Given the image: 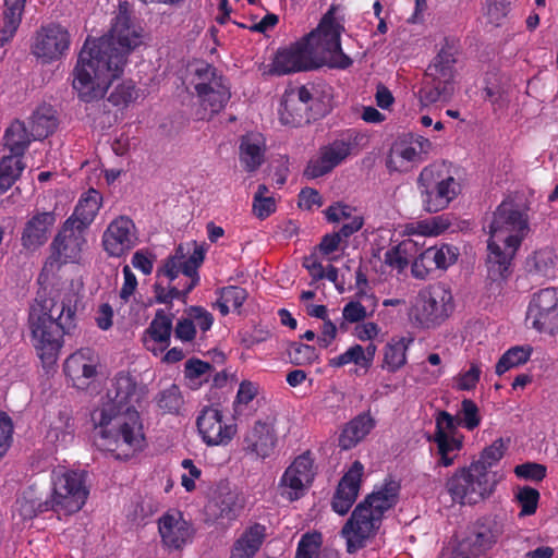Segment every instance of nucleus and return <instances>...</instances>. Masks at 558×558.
Returning <instances> with one entry per match:
<instances>
[{"label":"nucleus","mask_w":558,"mask_h":558,"mask_svg":"<svg viewBox=\"0 0 558 558\" xmlns=\"http://www.w3.org/2000/svg\"><path fill=\"white\" fill-rule=\"evenodd\" d=\"M143 388L138 387L135 378L125 372H119L111 380L107 397L109 401L101 409L96 410L92 418L97 427L102 428V434L107 435L108 425H111L114 413L128 411V408L135 409L143 397Z\"/></svg>","instance_id":"nucleus-10"},{"label":"nucleus","mask_w":558,"mask_h":558,"mask_svg":"<svg viewBox=\"0 0 558 558\" xmlns=\"http://www.w3.org/2000/svg\"><path fill=\"white\" fill-rule=\"evenodd\" d=\"M71 37L69 31L57 23L43 26L36 34L32 52L44 63L61 59L69 50Z\"/></svg>","instance_id":"nucleus-16"},{"label":"nucleus","mask_w":558,"mask_h":558,"mask_svg":"<svg viewBox=\"0 0 558 558\" xmlns=\"http://www.w3.org/2000/svg\"><path fill=\"white\" fill-rule=\"evenodd\" d=\"M496 484L494 473L471 462L447 478L446 489L454 502L476 505L494 493Z\"/></svg>","instance_id":"nucleus-8"},{"label":"nucleus","mask_w":558,"mask_h":558,"mask_svg":"<svg viewBox=\"0 0 558 558\" xmlns=\"http://www.w3.org/2000/svg\"><path fill=\"white\" fill-rule=\"evenodd\" d=\"M364 360V348L361 344H354L342 354L330 359L328 365L333 368H339L347 364L354 363L363 368Z\"/></svg>","instance_id":"nucleus-54"},{"label":"nucleus","mask_w":558,"mask_h":558,"mask_svg":"<svg viewBox=\"0 0 558 558\" xmlns=\"http://www.w3.org/2000/svg\"><path fill=\"white\" fill-rule=\"evenodd\" d=\"M556 258L555 251L545 247L534 252L529 263H532L533 271L541 276L549 277L555 274Z\"/></svg>","instance_id":"nucleus-47"},{"label":"nucleus","mask_w":558,"mask_h":558,"mask_svg":"<svg viewBox=\"0 0 558 558\" xmlns=\"http://www.w3.org/2000/svg\"><path fill=\"white\" fill-rule=\"evenodd\" d=\"M343 31V19L339 15V8L331 5L315 29L300 41L276 53L270 73L286 75L322 65L349 68L352 60L342 51L340 43Z\"/></svg>","instance_id":"nucleus-3"},{"label":"nucleus","mask_w":558,"mask_h":558,"mask_svg":"<svg viewBox=\"0 0 558 558\" xmlns=\"http://www.w3.org/2000/svg\"><path fill=\"white\" fill-rule=\"evenodd\" d=\"M277 435L272 424L256 421L243 439V450L260 459L270 457L277 445Z\"/></svg>","instance_id":"nucleus-27"},{"label":"nucleus","mask_w":558,"mask_h":558,"mask_svg":"<svg viewBox=\"0 0 558 558\" xmlns=\"http://www.w3.org/2000/svg\"><path fill=\"white\" fill-rule=\"evenodd\" d=\"M427 440L436 445L437 456L439 457L437 465L444 468L453 465L463 448V436L439 432L434 433Z\"/></svg>","instance_id":"nucleus-34"},{"label":"nucleus","mask_w":558,"mask_h":558,"mask_svg":"<svg viewBox=\"0 0 558 558\" xmlns=\"http://www.w3.org/2000/svg\"><path fill=\"white\" fill-rule=\"evenodd\" d=\"M208 509L217 520L235 521L242 510L239 494L227 485L219 486L209 501Z\"/></svg>","instance_id":"nucleus-29"},{"label":"nucleus","mask_w":558,"mask_h":558,"mask_svg":"<svg viewBox=\"0 0 558 558\" xmlns=\"http://www.w3.org/2000/svg\"><path fill=\"white\" fill-rule=\"evenodd\" d=\"M463 170L450 162H433L422 169L417 178V189L422 207L429 214L449 207L462 192Z\"/></svg>","instance_id":"nucleus-6"},{"label":"nucleus","mask_w":558,"mask_h":558,"mask_svg":"<svg viewBox=\"0 0 558 558\" xmlns=\"http://www.w3.org/2000/svg\"><path fill=\"white\" fill-rule=\"evenodd\" d=\"M526 320L538 332L553 333L558 328V290L549 287L532 295Z\"/></svg>","instance_id":"nucleus-15"},{"label":"nucleus","mask_w":558,"mask_h":558,"mask_svg":"<svg viewBox=\"0 0 558 558\" xmlns=\"http://www.w3.org/2000/svg\"><path fill=\"white\" fill-rule=\"evenodd\" d=\"M157 407L165 413L179 414L184 399L178 385L172 384L162 389L156 397Z\"/></svg>","instance_id":"nucleus-44"},{"label":"nucleus","mask_w":558,"mask_h":558,"mask_svg":"<svg viewBox=\"0 0 558 558\" xmlns=\"http://www.w3.org/2000/svg\"><path fill=\"white\" fill-rule=\"evenodd\" d=\"M99 428L102 438H113L117 445L121 441L132 452L141 451L145 447L143 423L136 409L128 408V411L114 413L111 425L107 426V435Z\"/></svg>","instance_id":"nucleus-14"},{"label":"nucleus","mask_w":558,"mask_h":558,"mask_svg":"<svg viewBox=\"0 0 558 558\" xmlns=\"http://www.w3.org/2000/svg\"><path fill=\"white\" fill-rule=\"evenodd\" d=\"M172 318V314H167L165 310L159 308L145 331L149 336V339L145 341V345L156 356L170 345L173 331Z\"/></svg>","instance_id":"nucleus-28"},{"label":"nucleus","mask_w":558,"mask_h":558,"mask_svg":"<svg viewBox=\"0 0 558 558\" xmlns=\"http://www.w3.org/2000/svg\"><path fill=\"white\" fill-rule=\"evenodd\" d=\"M430 142H392L386 158L389 171H407L410 165L425 160L426 147Z\"/></svg>","instance_id":"nucleus-26"},{"label":"nucleus","mask_w":558,"mask_h":558,"mask_svg":"<svg viewBox=\"0 0 558 558\" xmlns=\"http://www.w3.org/2000/svg\"><path fill=\"white\" fill-rule=\"evenodd\" d=\"M158 533L163 547L180 550L191 543L195 529L180 511H167L158 519Z\"/></svg>","instance_id":"nucleus-19"},{"label":"nucleus","mask_w":558,"mask_h":558,"mask_svg":"<svg viewBox=\"0 0 558 558\" xmlns=\"http://www.w3.org/2000/svg\"><path fill=\"white\" fill-rule=\"evenodd\" d=\"M533 347L530 344L509 348L496 364V374L501 376L511 368L524 365L532 356Z\"/></svg>","instance_id":"nucleus-40"},{"label":"nucleus","mask_w":558,"mask_h":558,"mask_svg":"<svg viewBox=\"0 0 558 558\" xmlns=\"http://www.w3.org/2000/svg\"><path fill=\"white\" fill-rule=\"evenodd\" d=\"M312 100L313 95L306 86L286 90L279 109L282 124L299 126L303 122H307V111L312 108Z\"/></svg>","instance_id":"nucleus-22"},{"label":"nucleus","mask_w":558,"mask_h":558,"mask_svg":"<svg viewBox=\"0 0 558 558\" xmlns=\"http://www.w3.org/2000/svg\"><path fill=\"white\" fill-rule=\"evenodd\" d=\"M26 0H4L1 41L10 40L17 31L24 13Z\"/></svg>","instance_id":"nucleus-39"},{"label":"nucleus","mask_w":558,"mask_h":558,"mask_svg":"<svg viewBox=\"0 0 558 558\" xmlns=\"http://www.w3.org/2000/svg\"><path fill=\"white\" fill-rule=\"evenodd\" d=\"M363 474L364 465L356 460L341 477L331 501L336 513L344 515L349 512L357 498Z\"/></svg>","instance_id":"nucleus-23"},{"label":"nucleus","mask_w":558,"mask_h":558,"mask_svg":"<svg viewBox=\"0 0 558 558\" xmlns=\"http://www.w3.org/2000/svg\"><path fill=\"white\" fill-rule=\"evenodd\" d=\"M259 145L255 142H241L239 160L246 172H255L265 161V142Z\"/></svg>","instance_id":"nucleus-41"},{"label":"nucleus","mask_w":558,"mask_h":558,"mask_svg":"<svg viewBox=\"0 0 558 558\" xmlns=\"http://www.w3.org/2000/svg\"><path fill=\"white\" fill-rule=\"evenodd\" d=\"M438 269L446 270L453 265L459 256L458 248L450 244H441L440 246L428 247Z\"/></svg>","instance_id":"nucleus-51"},{"label":"nucleus","mask_w":558,"mask_h":558,"mask_svg":"<svg viewBox=\"0 0 558 558\" xmlns=\"http://www.w3.org/2000/svg\"><path fill=\"white\" fill-rule=\"evenodd\" d=\"M399 492L398 482L391 478L385 480L378 490L373 492L357 504L341 530L349 554H354L365 547L366 541L376 534L385 512L398 502Z\"/></svg>","instance_id":"nucleus-5"},{"label":"nucleus","mask_w":558,"mask_h":558,"mask_svg":"<svg viewBox=\"0 0 558 558\" xmlns=\"http://www.w3.org/2000/svg\"><path fill=\"white\" fill-rule=\"evenodd\" d=\"M530 232L527 208L513 198H505L493 211L487 240L486 267L493 281L506 280L512 260Z\"/></svg>","instance_id":"nucleus-4"},{"label":"nucleus","mask_w":558,"mask_h":558,"mask_svg":"<svg viewBox=\"0 0 558 558\" xmlns=\"http://www.w3.org/2000/svg\"><path fill=\"white\" fill-rule=\"evenodd\" d=\"M333 169V165H327L322 154L317 158L311 159L303 172V175L307 179L320 178Z\"/></svg>","instance_id":"nucleus-62"},{"label":"nucleus","mask_w":558,"mask_h":558,"mask_svg":"<svg viewBox=\"0 0 558 558\" xmlns=\"http://www.w3.org/2000/svg\"><path fill=\"white\" fill-rule=\"evenodd\" d=\"M102 203L101 194L89 189L80 197L74 211L68 219H74V226L86 229L97 216Z\"/></svg>","instance_id":"nucleus-32"},{"label":"nucleus","mask_w":558,"mask_h":558,"mask_svg":"<svg viewBox=\"0 0 558 558\" xmlns=\"http://www.w3.org/2000/svg\"><path fill=\"white\" fill-rule=\"evenodd\" d=\"M268 192L266 184H259L253 196L252 213L259 220H265L277 209L276 199L274 196H267Z\"/></svg>","instance_id":"nucleus-43"},{"label":"nucleus","mask_w":558,"mask_h":558,"mask_svg":"<svg viewBox=\"0 0 558 558\" xmlns=\"http://www.w3.org/2000/svg\"><path fill=\"white\" fill-rule=\"evenodd\" d=\"M375 427V420L367 413H362L345 424L339 436V447L349 450L364 439Z\"/></svg>","instance_id":"nucleus-31"},{"label":"nucleus","mask_w":558,"mask_h":558,"mask_svg":"<svg viewBox=\"0 0 558 558\" xmlns=\"http://www.w3.org/2000/svg\"><path fill=\"white\" fill-rule=\"evenodd\" d=\"M428 248L423 251L412 263L411 272L416 279H426L433 270H437L434 258Z\"/></svg>","instance_id":"nucleus-55"},{"label":"nucleus","mask_w":558,"mask_h":558,"mask_svg":"<svg viewBox=\"0 0 558 558\" xmlns=\"http://www.w3.org/2000/svg\"><path fill=\"white\" fill-rule=\"evenodd\" d=\"M505 444L502 438L496 439L490 446L486 447L480 454V458L473 461V464H477L484 468V471L497 464L505 454Z\"/></svg>","instance_id":"nucleus-50"},{"label":"nucleus","mask_w":558,"mask_h":558,"mask_svg":"<svg viewBox=\"0 0 558 558\" xmlns=\"http://www.w3.org/2000/svg\"><path fill=\"white\" fill-rule=\"evenodd\" d=\"M458 418L460 426L468 430H474L480 426L482 416L477 404L471 399H463L461 402V409L458 412Z\"/></svg>","instance_id":"nucleus-49"},{"label":"nucleus","mask_w":558,"mask_h":558,"mask_svg":"<svg viewBox=\"0 0 558 558\" xmlns=\"http://www.w3.org/2000/svg\"><path fill=\"white\" fill-rule=\"evenodd\" d=\"M411 338H392L384 348V359L381 367L389 373H396L407 363V351L412 343Z\"/></svg>","instance_id":"nucleus-37"},{"label":"nucleus","mask_w":558,"mask_h":558,"mask_svg":"<svg viewBox=\"0 0 558 558\" xmlns=\"http://www.w3.org/2000/svg\"><path fill=\"white\" fill-rule=\"evenodd\" d=\"M56 223L53 211H41L33 215L26 222L21 233V244L24 250L35 252L49 239L51 228Z\"/></svg>","instance_id":"nucleus-25"},{"label":"nucleus","mask_w":558,"mask_h":558,"mask_svg":"<svg viewBox=\"0 0 558 558\" xmlns=\"http://www.w3.org/2000/svg\"><path fill=\"white\" fill-rule=\"evenodd\" d=\"M204 258V250L202 247H195L186 259H181L182 274L189 278L198 277L197 269L203 264Z\"/></svg>","instance_id":"nucleus-60"},{"label":"nucleus","mask_w":558,"mask_h":558,"mask_svg":"<svg viewBox=\"0 0 558 558\" xmlns=\"http://www.w3.org/2000/svg\"><path fill=\"white\" fill-rule=\"evenodd\" d=\"M504 534V523L495 515H484L469 525L466 535L453 549L454 558L478 557L490 550Z\"/></svg>","instance_id":"nucleus-12"},{"label":"nucleus","mask_w":558,"mask_h":558,"mask_svg":"<svg viewBox=\"0 0 558 558\" xmlns=\"http://www.w3.org/2000/svg\"><path fill=\"white\" fill-rule=\"evenodd\" d=\"M192 84L199 104L198 119H210L219 113L231 97L226 78L208 63L196 64Z\"/></svg>","instance_id":"nucleus-9"},{"label":"nucleus","mask_w":558,"mask_h":558,"mask_svg":"<svg viewBox=\"0 0 558 558\" xmlns=\"http://www.w3.org/2000/svg\"><path fill=\"white\" fill-rule=\"evenodd\" d=\"M138 243L137 229L128 216L113 219L102 234V247L111 257L126 255Z\"/></svg>","instance_id":"nucleus-18"},{"label":"nucleus","mask_w":558,"mask_h":558,"mask_svg":"<svg viewBox=\"0 0 558 558\" xmlns=\"http://www.w3.org/2000/svg\"><path fill=\"white\" fill-rule=\"evenodd\" d=\"M266 531L260 523L247 526L233 543L230 558H254L266 538Z\"/></svg>","instance_id":"nucleus-30"},{"label":"nucleus","mask_w":558,"mask_h":558,"mask_svg":"<svg viewBox=\"0 0 558 558\" xmlns=\"http://www.w3.org/2000/svg\"><path fill=\"white\" fill-rule=\"evenodd\" d=\"M314 476L313 460L310 453L298 456L280 478V486L289 489L284 490L282 495H287L291 501L299 499L303 496L304 490L312 485Z\"/></svg>","instance_id":"nucleus-20"},{"label":"nucleus","mask_w":558,"mask_h":558,"mask_svg":"<svg viewBox=\"0 0 558 558\" xmlns=\"http://www.w3.org/2000/svg\"><path fill=\"white\" fill-rule=\"evenodd\" d=\"M350 151L351 142H331L320 148V154L327 161V165H333V168L344 160Z\"/></svg>","instance_id":"nucleus-52"},{"label":"nucleus","mask_w":558,"mask_h":558,"mask_svg":"<svg viewBox=\"0 0 558 558\" xmlns=\"http://www.w3.org/2000/svg\"><path fill=\"white\" fill-rule=\"evenodd\" d=\"M447 89V85L434 81L433 85L425 84L418 92V98L423 106H429L440 99L441 93Z\"/></svg>","instance_id":"nucleus-61"},{"label":"nucleus","mask_w":558,"mask_h":558,"mask_svg":"<svg viewBox=\"0 0 558 558\" xmlns=\"http://www.w3.org/2000/svg\"><path fill=\"white\" fill-rule=\"evenodd\" d=\"M452 311L451 291L445 284L436 283L418 292L412 313L421 327L434 328L442 324Z\"/></svg>","instance_id":"nucleus-11"},{"label":"nucleus","mask_w":558,"mask_h":558,"mask_svg":"<svg viewBox=\"0 0 558 558\" xmlns=\"http://www.w3.org/2000/svg\"><path fill=\"white\" fill-rule=\"evenodd\" d=\"M290 362L294 365H310L318 359L315 347L301 342H293L288 349Z\"/></svg>","instance_id":"nucleus-48"},{"label":"nucleus","mask_w":558,"mask_h":558,"mask_svg":"<svg viewBox=\"0 0 558 558\" xmlns=\"http://www.w3.org/2000/svg\"><path fill=\"white\" fill-rule=\"evenodd\" d=\"M97 364L98 360L90 349H81L65 360L63 372L73 387L85 389L97 375Z\"/></svg>","instance_id":"nucleus-24"},{"label":"nucleus","mask_w":558,"mask_h":558,"mask_svg":"<svg viewBox=\"0 0 558 558\" xmlns=\"http://www.w3.org/2000/svg\"><path fill=\"white\" fill-rule=\"evenodd\" d=\"M322 546V534L305 533L298 543L294 558H314Z\"/></svg>","instance_id":"nucleus-53"},{"label":"nucleus","mask_w":558,"mask_h":558,"mask_svg":"<svg viewBox=\"0 0 558 558\" xmlns=\"http://www.w3.org/2000/svg\"><path fill=\"white\" fill-rule=\"evenodd\" d=\"M85 230L74 226V219H66L50 244V255L43 271L53 272L66 263H77L86 244Z\"/></svg>","instance_id":"nucleus-13"},{"label":"nucleus","mask_w":558,"mask_h":558,"mask_svg":"<svg viewBox=\"0 0 558 558\" xmlns=\"http://www.w3.org/2000/svg\"><path fill=\"white\" fill-rule=\"evenodd\" d=\"M181 259H183V256L178 254L166 258L163 266L157 270V277L163 276L168 278L169 282L174 281L179 274L182 272Z\"/></svg>","instance_id":"nucleus-64"},{"label":"nucleus","mask_w":558,"mask_h":558,"mask_svg":"<svg viewBox=\"0 0 558 558\" xmlns=\"http://www.w3.org/2000/svg\"><path fill=\"white\" fill-rule=\"evenodd\" d=\"M415 252L416 243L411 239L403 240L386 251L384 263L391 269L402 272L408 267Z\"/></svg>","instance_id":"nucleus-38"},{"label":"nucleus","mask_w":558,"mask_h":558,"mask_svg":"<svg viewBox=\"0 0 558 558\" xmlns=\"http://www.w3.org/2000/svg\"><path fill=\"white\" fill-rule=\"evenodd\" d=\"M247 299V292L244 288L238 286L223 287L220 290V296L217 300V307L222 316L230 313V310H239L245 300Z\"/></svg>","instance_id":"nucleus-42"},{"label":"nucleus","mask_w":558,"mask_h":558,"mask_svg":"<svg viewBox=\"0 0 558 558\" xmlns=\"http://www.w3.org/2000/svg\"><path fill=\"white\" fill-rule=\"evenodd\" d=\"M185 314L191 317L195 328L199 327L203 332L208 331L214 324L213 314L202 306H190Z\"/></svg>","instance_id":"nucleus-59"},{"label":"nucleus","mask_w":558,"mask_h":558,"mask_svg":"<svg viewBox=\"0 0 558 558\" xmlns=\"http://www.w3.org/2000/svg\"><path fill=\"white\" fill-rule=\"evenodd\" d=\"M174 338L183 343H191L195 340L196 328L190 316L180 317L173 327Z\"/></svg>","instance_id":"nucleus-58"},{"label":"nucleus","mask_w":558,"mask_h":558,"mask_svg":"<svg viewBox=\"0 0 558 558\" xmlns=\"http://www.w3.org/2000/svg\"><path fill=\"white\" fill-rule=\"evenodd\" d=\"M481 367L477 364H472L470 369L459 374L457 378V387L459 390H472L480 381Z\"/></svg>","instance_id":"nucleus-63"},{"label":"nucleus","mask_w":558,"mask_h":558,"mask_svg":"<svg viewBox=\"0 0 558 558\" xmlns=\"http://www.w3.org/2000/svg\"><path fill=\"white\" fill-rule=\"evenodd\" d=\"M58 124L57 112L52 106L47 104L38 106L29 122L32 140H46L52 136Z\"/></svg>","instance_id":"nucleus-35"},{"label":"nucleus","mask_w":558,"mask_h":558,"mask_svg":"<svg viewBox=\"0 0 558 558\" xmlns=\"http://www.w3.org/2000/svg\"><path fill=\"white\" fill-rule=\"evenodd\" d=\"M456 50L451 46H445L435 57L433 63L427 68V75L433 81H438L445 85L451 84L454 75L453 65L456 63Z\"/></svg>","instance_id":"nucleus-36"},{"label":"nucleus","mask_w":558,"mask_h":558,"mask_svg":"<svg viewBox=\"0 0 558 558\" xmlns=\"http://www.w3.org/2000/svg\"><path fill=\"white\" fill-rule=\"evenodd\" d=\"M87 473L62 466L51 472V493L39 505L41 511H53L58 515H71L78 512L89 495Z\"/></svg>","instance_id":"nucleus-7"},{"label":"nucleus","mask_w":558,"mask_h":558,"mask_svg":"<svg viewBox=\"0 0 558 558\" xmlns=\"http://www.w3.org/2000/svg\"><path fill=\"white\" fill-rule=\"evenodd\" d=\"M451 226L450 219L445 215L432 217L417 222L420 233L423 235H439Z\"/></svg>","instance_id":"nucleus-57"},{"label":"nucleus","mask_w":558,"mask_h":558,"mask_svg":"<svg viewBox=\"0 0 558 558\" xmlns=\"http://www.w3.org/2000/svg\"><path fill=\"white\" fill-rule=\"evenodd\" d=\"M81 295L73 286L39 290L29 306L27 325L32 343L44 365L57 362L64 336L77 327Z\"/></svg>","instance_id":"nucleus-2"},{"label":"nucleus","mask_w":558,"mask_h":558,"mask_svg":"<svg viewBox=\"0 0 558 558\" xmlns=\"http://www.w3.org/2000/svg\"><path fill=\"white\" fill-rule=\"evenodd\" d=\"M31 142H5L0 158V195L9 191L21 178L26 163L25 153Z\"/></svg>","instance_id":"nucleus-21"},{"label":"nucleus","mask_w":558,"mask_h":558,"mask_svg":"<svg viewBox=\"0 0 558 558\" xmlns=\"http://www.w3.org/2000/svg\"><path fill=\"white\" fill-rule=\"evenodd\" d=\"M539 499L541 494L536 488L527 485L518 487L514 494V500L521 507L519 517L523 518L533 515L537 510Z\"/></svg>","instance_id":"nucleus-46"},{"label":"nucleus","mask_w":558,"mask_h":558,"mask_svg":"<svg viewBox=\"0 0 558 558\" xmlns=\"http://www.w3.org/2000/svg\"><path fill=\"white\" fill-rule=\"evenodd\" d=\"M514 474L527 481L542 482L547 475V468L536 462H525L514 468Z\"/></svg>","instance_id":"nucleus-56"},{"label":"nucleus","mask_w":558,"mask_h":558,"mask_svg":"<svg viewBox=\"0 0 558 558\" xmlns=\"http://www.w3.org/2000/svg\"><path fill=\"white\" fill-rule=\"evenodd\" d=\"M144 43V31L133 23L126 8L120 5L109 32L88 37L72 71V87L84 102L105 96L111 83L120 77L130 53Z\"/></svg>","instance_id":"nucleus-1"},{"label":"nucleus","mask_w":558,"mask_h":558,"mask_svg":"<svg viewBox=\"0 0 558 558\" xmlns=\"http://www.w3.org/2000/svg\"><path fill=\"white\" fill-rule=\"evenodd\" d=\"M196 427L202 440L209 447L227 446L236 434L235 424L222 421V412L218 407H204L196 418Z\"/></svg>","instance_id":"nucleus-17"},{"label":"nucleus","mask_w":558,"mask_h":558,"mask_svg":"<svg viewBox=\"0 0 558 558\" xmlns=\"http://www.w3.org/2000/svg\"><path fill=\"white\" fill-rule=\"evenodd\" d=\"M75 425L72 411L64 407L58 414L50 417L47 439L60 446H66L74 438Z\"/></svg>","instance_id":"nucleus-33"},{"label":"nucleus","mask_w":558,"mask_h":558,"mask_svg":"<svg viewBox=\"0 0 558 558\" xmlns=\"http://www.w3.org/2000/svg\"><path fill=\"white\" fill-rule=\"evenodd\" d=\"M141 97V90L131 81L118 84L108 97V101L120 108H126Z\"/></svg>","instance_id":"nucleus-45"}]
</instances>
